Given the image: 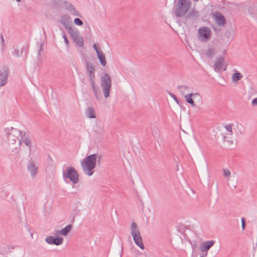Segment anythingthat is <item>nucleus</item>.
<instances>
[{
  "instance_id": "obj_7",
  "label": "nucleus",
  "mask_w": 257,
  "mask_h": 257,
  "mask_svg": "<svg viewBox=\"0 0 257 257\" xmlns=\"http://www.w3.org/2000/svg\"><path fill=\"white\" fill-rule=\"evenodd\" d=\"M68 32L71 35L73 41L78 46L82 47L83 46V39L80 35H79L78 30L76 28H73Z\"/></svg>"
},
{
  "instance_id": "obj_29",
  "label": "nucleus",
  "mask_w": 257,
  "mask_h": 257,
  "mask_svg": "<svg viewBox=\"0 0 257 257\" xmlns=\"http://www.w3.org/2000/svg\"><path fill=\"white\" fill-rule=\"evenodd\" d=\"M70 6H73L70 3H69L67 1H63V4L62 5V7H63L64 8H65L66 10H67V11H68V8Z\"/></svg>"
},
{
  "instance_id": "obj_9",
  "label": "nucleus",
  "mask_w": 257,
  "mask_h": 257,
  "mask_svg": "<svg viewBox=\"0 0 257 257\" xmlns=\"http://www.w3.org/2000/svg\"><path fill=\"white\" fill-rule=\"evenodd\" d=\"M9 73V69L6 66H3L0 70V87L7 84Z\"/></svg>"
},
{
  "instance_id": "obj_31",
  "label": "nucleus",
  "mask_w": 257,
  "mask_h": 257,
  "mask_svg": "<svg viewBox=\"0 0 257 257\" xmlns=\"http://www.w3.org/2000/svg\"><path fill=\"white\" fill-rule=\"evenodd\" d=\"M0 38L1 39V45L2 46V47L3 48H4L5 47L6 44H5V41L4 38V36L2 34H1Z\"/></svg>"
},
{
  "instance_id": "obj_20",
  "label": "nucleus",
  "mask_w": 257,
  "mask_h": 257,
  "mask_svg": "<svg viewBox=\"0 0 257 257\" xmlns=\"http://www.w3.org/2000/svg\"><path fill=\"white\" fill-rule=\"evenodd\" d=\"M197 94H198L197 93H190L187 94L186 95H184V97H185L186 101L187 102H188V103H189L190 104H191L192 106H195V105L194 103V101L192 99V96L197 95Z\"/></svg>"
},
{
  "instance_id": "obj_15",
  "label": "nucleus",
  "mask_w": 257,
  "mask_h": 257,
  "mask_svg": "<svg viewBox=\"0 0 257 257\" xmlns=\"http://www.w3.org/2000/svg\"><path fill=\"white\" fill-rule=\"evenodd\" d=\"M27 169L30 173L32 178L35 177L38 173V168L33 161L30 160L29 162L27 165Z\"/></svg>"
},
{
  "instance_id": "obj_37",
  "label": "nucleus",
  "mask_w": 257,
  "mask_h": 257,
  "mask_svg": "<svg viewBox=\"0 0 257 257\" xmlns=\"http://www.w3.org/2000/svg\"><path fill=\"white\" fill-rule=\"evenodd\" d=\"M63 38H64L65 43L68 45L69 44V41L64 32H63Z\"/></svg>"
},
{
  "instance_id": "obj_44",
  "label": "nucleus",
  "mask_w": 257,
  "mask_h": 257,
  "mask_svg": "<svg viewBox=\"0 0 257 257\" xmlns=\"http://www.w3.org/2000/svg\"><path fill=\"white\" fill-rule=\"evenodd\" d=\"M213 29H214L215 31L216 30H215V27H213Z\"/></svg>"
},
{
  "instance_id": "obj_18",
  "label": "nucleus",
  "mask_w": 257,
  "mask_h": 257,
  "mask_svg": "<svg viewBox=\"0 0 257 257\" xmlns=\"http://www.w3.org/2000/svg\"><path fill=\"white\" fill-rule=\"evenodd\" d=\"M96 98L98 100L101 96V93L99 88L95 83V80L89 81Z\"/></svg>"
},
{
  "instance_id": "obj_30",
  "label": "nucleus",
  "mask_w": 257,
  "mask_h": 257,
  "mask_svg": "<svg viewBox=\"0 0 257 257\" xmlns=\"http://www.w3.org/2000/svg\"><path fill=\"white\" fill-rule=\"evenodd\" d=\"M74 23L77 26H82L83 22L79 18H75L74 20Z\"/></svg>"
},
{
  "instance_id": "obj_16",
  "label": "nucleus",
  "mask_w": 257,
  "mask_h": 257,
  "mask_svg": "<svg viewBox=\"0 0 257 257\" xmlns=\"http://www.w3.org/2000/svg\"><path fill=\"white\" fill-rule=\"evenodd\" d=\"M215 243L214 240L206 241L202 243L200 246V250L201 251H208V250L214 245Z\"/></svg>"
},
{
  "instance_id": "obj_43",
  "label": "nucleus",
  "mask_w": 257,
  "mask_h": 257,
  "mask_svg": "<svg viewBox=\"0 0 257 257\" xmlns=\"http://www.w3.org/2000/svg\"><path fill=\"white\" fill-rule=\"evenodd\" d=\"M16 1L17 2H18V3H20V2L21 1V0H16Z\"/></svg>"
},
{
  "instance_id": "obj_35",
  "label": "nucleus",
  "mask_w": 257,
  "mask_h": 257,
  "mask_svg": "<svg viewBox=\"0 0 257 257\" xmlns=\"http://www.w3.org/2000/svg\"><path fill=\"white\" fill-rule=\"evenodd\" d=\"M13 49H14L13 54L16 56L19 57L20 56V54H19V50H18V49L16 48L15 47H14Z\"/></svg>"
},
{
  "instance_id": "obj_24",
  "label": "nucleus",
  "mask_w": 257,
  "mask_h": 257,
  "mask_svg": "<svg viewBox=\"0 0 257 257\" xmlns=\"http://www.w3.org/2000/svg\"><path fill=\"white\" fill-rule=\"evenodd\" d=\"M68 11L74 16L81 17L80 14L79 12L73 6H70L68 8Z\"/></svg>"
},
{
  "instance_id": "obj_39",
  "label": "nucleus",
  "mask_w": 257,
  "mask_h": 257,
  "mask_svg": "<svg viewBox=\"0 0 257 257\" xmlns=\"http://www.w3.org/2000/svg\"><path fill=\"white\" fill-rule=\"evenodd\" d=\"M207 255V252L206 251H201L200 253V257H206Z\"/></svg>"
},
{
  "instance_id": "obj_36",
  "label": "nucleus",
  "mask_w": 257,
  "mask_h": 257,
  "mask_svg": "<svg viewBox=\"0 0 257 257\" xmlns=\"http://www.w3.org/2000/svg\"><path fill=\"white\" fill-rule=\"evenodd\" d=\"M170 95L171 96L172 98H173V99L177 103H179V100L177 98V97L176 96V95L172 93H170Z\"/></svg>"
},
{
  "instance_id": "obj_5",
  "label": "nucleus",
  "mask_w": 257,
  "mask_h": 257,
  "mask_svg": "<svg viewBox=\"0 0 257 257\" xmlns=\"http://www.w3.org/2000/svg\"><path fill=\"white\" fill-rule=\"evenodd\" d=\"M100 83L104 97L107 98L109 96L111 86V79L108 74L105 73L101 76Z\"/></svg>"
},
{
  "instance_id": "obj_10",
  "label": "nucleus",
  "mask_w": 257,
  "mask_h": 257,
  "mask_svg": "<svg viewBox=\"0 0 257 257\" xmlns=\"http://www.w3.org/2000/svg\"><path fill=\"white\" fill-rule=\"evenodd\" d=\"M19 139V144L20 145L23 142L26 146H28L30 149L32 146L31 136L29 132L21 131Z\"/></svg>"
},
{
  "instance_id": "obj_42",
  "label": "nucleus",
  "mask_w": 257,
  "mask_h": 257,
  "mask_svg": "<svg viewBox=\"0 0 257 257\" xmlns=\"http://www.w3.org/2000/svg\"><path fill=\"white\" fill-rule=\"evenodd\" d=\"M43 50V44L41 43L40 45V48H39V50L38 51V55L39 56H40L41 55V51H42Z\"/></svg>"
},
{
  "instance_id": "obj_3",
  "label": "nucleus",
  "mask_w": 257,
  "mask_h": 257,
  "mask_svg": "<svg viewBox=\"0 0 257 257\" xmlns=\"http://www.w3.org/2000/svg\"><path fill=\"white\" fill-rule=\"evenodd\" d=\"M131 233L133 236L135 244L140 247L141 249H144L145 246L143 243L140 231L138 228L137 224L135 222H133L131 224Z\"/></svg>"
},
{
  "instance_id": "obj_21",
  "label": "nucleus",
  "mask_w": 257,
  "mask_h": 257,
  "mask_svg": "<svg viewBox=\"0 0 257 257\" xmlns=\"http://www.w3.org/2000/svg\"><path fill=\"white\" fill-rule=\"evenodd\" d=\"M97 57L101 64V65L104 67L106 65V62L105 60V55L103 54L102 52H97Z\"/></svg>"
},
{
  "instance_id": "obj_32",
  "label": "nucleus",
  "mask_w": 257,
  "mask_h": 257,
  "mask_svg": "<svg viewBox=\"0 0 257 257\" xmlns=\"http://www.w3.org/2000/svg\"><path fill=\"white\" fill-rule=\"evenodd\" d=\"M230 175V172L228 169H224L223 170V176L225 177H227Z\"/></svg>"
},
{
  "instance_id": "obj_19",
  "label": "nucleus",
  "mask_w": 257,
  "mask_h": 257,
  "mask_svg": "<svg viewBox=\"0 0 257 257\" xmlns=\"http://www.w3.org/2000/svg\"><path fill=\"white\" fill-rule=\"evenodd\" d=\"M85 115L89 118H95L96 114L94 109L92 107H89L85 110Z\"/></svg>"
},
{
  "instance_id": "obj_6",
  "label": "nucleus",
  "mask_w": 257,
  "mask_h": 257,
  "mask_svg": "<svg viewBox=\"0 0 257 257\" xmlns=\"http://www.w3.org/2000/svg\"><path fill=\"white\" fill-rule=\"evenodd\" d=\"M9 143L14 144L16 141H19V137H20L21 131L12 127L11 128L8 127L5 130Z\"/></svg>"
},
{
  "instance_id": "obj_8",
  "label": "nucleus",
  "mask_w": 257,
  "mask_h": 257,
  "mask_svg": "<svg viewBox=\"0 0 257 257\" xmlns=\"http://www.w3.org/2000/svg\"><path fill=\"white\" fill-rule=\"evenodd\" d=\"M212 17L218 26L223 27L226 24V19L222 14L219 11L212 13Z\"/></svg>"
},
{
  "instance_id": "obj_12",
  "label": "nucleus",
  "mask_w": 257,
  "mask_h": 257,
  "mask_svg": "<svg viewBox=\"0 0 257 257\" xmlns=\"http://www.w3.org/2000/svg\"><path fill=\"white\" fill-rule=\"evenodd\" d=\"M199 36L205 40H208L211 36V31L207 27H203L198 30Z\"/></svg>"
},
{
  "instance_id": "obj_33",
  "label": "nucleus",
  "mask_w": 257,
  "mask_h": 257,
  "mask_svg": "<svg viewBox=\"0 0 257 257\" xmlns=\"http://www.w3.org/2000/svg\"><path fill=\"white\" fill-rule=\"evenodd\" d=\"M232 124H227L225 126V128L226 130L227 131L232 133Z\"/></svg>"
},
{
  "instance_id": "obj_23",
  "label": "nucleus",
  "mask_w": 257,
  "mask_h": 257,
  "mask_svg": "<svg viewBox=\"0 0 257 257\" xmlns=\"http://www.w3.org/2000/svg\"><path fill=\"white\" fill-rule=\"evenodd\" d=\"M72 228V225L68 224L66 225L64 228H62L59 231V233L63 235H66Z\"/></svg>"
},
{
  "instance_id": "obj_25",
  "label": "nucleus",
  "mask_w": 257,
  "mask_h": 257,
  "mask_svg": "<svg viewBox=\"0 0 257 257\" xmlns=\"http://www.w3.org/2000/svg\"><path fill=\"white\" fill-rule=\"evenodd\" d=\"M242 77V75L240 72L235 71V72L232 75V82L238 81Z\"/></svg>"
},
{
  "instance_id": "obj_45",
  "label": "nucleus",
  "mask_w": 257,
  "mask_h": 257,
  "mask_svg": "<svg viewBox=\"0 0 257 257\" xmlns=\"http://www.w3.org/2000/svg\"><path fill=\"white\" fill-rule=\"evenodd\" d=\"M123 247L121 246V251L122 250Z\"/></svg>"
},
{
  "instance_id": "obj_13",
  "label": "nucleus",
  "mask_w": 257,
  "mask_h": 257,
  "mask_svg": "<svg viewBox=\"0 0 257 257\" xmlns=\"http://www.w3.org/2000/svg\"><path fill=\"white\" fill-rule=\"evenodd\" d=\"M60 22L64 26L68 31H70L73 28L72 27V23L71 22V18L69 16L67 15H63Z\"/></svg>"
},
{
  "instance_id": "obj_34",
  "label": "nucleus",
  "mask_w": 257,
  "mask_h": 257,
  "mask_svg": "<svg viewBox=\"0 0 257 257\" xmlns=\"http://www.w3.org/2000/svg\"><path fill=\"white\" fill-rule=\"evenodd\" d=\"M245 225H246L245 219L244 218L242 217L241 218V228L243 230H244L245 229Z\"/></svg>"
},
{
  "instance_id": "obj_17",
  "label": "nucleus",
  "mask_w": 257,
  "mask_h": 257,
  "mask_svg": "<svg viewBox=\"0 0 257 257\" xmlns=\"http://www.w3.org/2000/svg\"><path fill=\"white\" fill-rule=\"evenodd\" d=\"M224 62V57L220 56L218 57L214 64V69L216 71H219L222 68L223 63Z\"/></svg>"
},
{
  "instance_id": "obj_14",
  "label": "nucleus",
  "mask_w": 257,
  "mask_h": 257,
  "mask_svg": "<svg viewBox=\"0 0 257 257\" xmlns=\"http://www.w3.org/2000/svg\"><path fill=\"white\" fill-rule=\"evenodd\" d=\"M45 240L49 244L59 245L63 243V238L60 236L55 237L52 236H48L46 238Z\"/></svg>"
},
{
  "instance_id": "obj_2",
  "label": "nucleus",
  "mask_w": 257,
  "mask_h": 257,
  "mask_svg": "<svg viewBox=\"0 0 257 257\" xmlns=\"http://www.w3.org/2000/svg\"><path fill=\"white\" fill-rule=\"evenodd\" d=\"M191 6L190 1L178 0L176 5L175 14L176 17L184 16Z\"/></svg>"
},
{
  "instance_id": "obj_26",
  "label": "nucleus",
  "mask_w": 257,
  "mask_h": 257,
  "mask_svg": "<svg viewBox=\"0 0 257 257\" xmlns=\"http://www.w3.org/2000/svg\"><path fill=\"white\" fill-rule=\"evenodd\" d=\"M215 51L214 48H213L212 47H209L206 50V51L205 52V54L208 57L211 58L215 54Z\"/></svg>"
},
{
  "instance_id": "obj_27",
  "label": "nucleus",
  "mask_w": 257,
  "mask_h": 257,
  "mask_svg": "<svg viewBox=\"0 0 257 257\" xmlns=\"http://www.w3.org/2000/svg\"><path fill=\"white\" fill-rule=\"evenodd\" d=\"M64 0H53V5L56 8L62 7Z\"/></svg>"
},
{
  "instance_id": "obj_38",
  "label": "nucleus",
  "mask_w": 257,
  "mask_h": 257,
  "mask_svg": "<svg viewBox=\"0 0 257 257\" xmlns=\"http://www.w3.org/2000/svg\"><path fill=\"white\" fill-rule=\"evenodd\" d=\"M93 49L95 50L96 54H97V52H100L101 51L99 50V49L97 47L96 45L95 44H94L93 45Z\"/></svg>"
},
{
  "instance_id": "obj_41",
  "label": "nucleus",
  "mask_w": 257,
  "mask_h": 257,
  "mask_svg": "<svg viewBox=\"0 0 257 257\" xmlns=\"http://www.w3.org/2000/svg\"><path fill=\"white\" fill-rule=\"evenodd\" d=\"M195 16V18L198 16V14L197 12H193L192 14H190V15H188L187 16V18H189L190 16Z\"/></svg>"
},
{
  "instance_id": "obj_40",
  "label": "nucleus",
  "mask_w": 257,
  "mask_h": 257,
  "mask_svg": "<svg viewBox=\"0 0 257 257\" xmlns=\"http://www.w3.org/2000/svg\"><path fill=\"white\" fill-rule=\"evenodd\" d=\"M257 104V98L253 99L251 102V105L254 106Z\"/></svg>"
},
{
  "instance_id": "obj_22",
  "label": "nucleus",
  "mask_w": 257,
  "mask_h": 257,
  "mask_svg": "<svg viewBox=\"0 0 257 257\" xmlns=\"http://www.w3.org/2000/svg\"><path fill=\"white\" fill-rule=\"evenodd\" d=\"M177 89L179 90L180 94L182 95H184L186 91H189L191 89L190 86L188 85H178Z\"/></svg>"
},
{
  "instance_id": "obj_28",
  "label": "nucleus",
  "mask_w": 257,
  "mask_h": 257,
  "mask_svg": "<svg viewBox=\"0 0 257 257\" xmlns=\"http://www.w3.org/2000/svg\"><path fill=\"white\" fill-rule=\"evenodd\" d=\"M98 130H95L94 132L96 135H103L104 133V128L102 126H98Z\"/></svg>"
},
{
  "instance_id": "obj_4",
  "label": "nucleus",
  "mask_w": 257,
  "mask_h": 257,
  "mask_svg": "<svg viewBox=\"0 0 257 257\" xmlns=\"http://www.w3.org/2000/svg\"><path fill=\"white\" fill-rule=\"evenodd\" d=\"M63 178L65 181L69 179L73 184L79 182V174L76 170L72 167H67L66 169L63 170Z\"/></svg>"
},
{
  "instance_id": "obj_1",
  "label": "nucleus",
  "mask_w": 257,
  "mask_h": 257,
  "mask_svg": "<svg viewBox=\"0 0 257 257\" xmlns=\"http://www.w3.org/2000/svg\"><path fill=\"white\" fill-rule=\"evenodd\" d=\"M96 160L97 155L93 154L89 155L81 161L82 169L85 174L88 176H91L93 174Z\"/></svg>"
},
{
  "instance_id": "obj_11",
  "label": "nucleus",
  "mask_w": 257,
  "mask_h": 257,
  "mask_svg": "<svg viewBox=\"0 0 257 257\" xmlns=\"http://www.w3.org/2000/svg\"><path fill=\"white\" fill-rule=\"evenodd\" d=\"M85 65L89 81L95 80V68L93 63L90 61L85 60Z\"/></svg>"
}]
</instances>
